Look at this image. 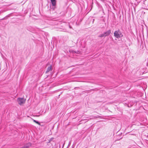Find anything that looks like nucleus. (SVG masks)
I'll use <instances>...</instances> for the list:
<instances>
[{"instance_id":"nucleus-1","label":"nucleus","mask_w":148,"mask_h":148,"mask_svg":"<svg viewBox=\"0 0 148 148\" xmlns=\"http://www.w3.org/2000/svg\"><path fill=\"white\" fill-rule=\"evenodd\" d=\"M114 35L117 38H120L123 36L122 34L121 31L119 30L116 31L114 32Z\"/></svg>"},{"instance_id":"nucleus-2","label":"nucleus","mask_w":148,"mask_h":148,"mask_svg":"<svg viewBox=\"0 0 148 148\" xmlns=\"http://www.w3.org/2000/svg\"><path fill=\"white\" fill-rule=\"evenodd\" d=\"M25 101V100L23 98H18L17 99V102L20 105H21L24 103Z\"/></svg>"},{"instance_id":"nucleus-3","label":"nucleus","mask_w":148,"mask_h":148,"mask_svg":"<svg viewBox=\"0 0 148 148\" xmlns=\"http://www.w3.org/2000/svg\"><path fill=\"white\" fill-rule=\"evenodd\" d=\"M31 145V144L30 143H28L25 145L24 147L21 148H28Z\"/></svg>"},{"instance_id":"nucleus-4","label":"nucleus","mask_w":148,"mask_h":148,"mask_svg":"<svg viewBox=\"0 0 148 148\" xmlns=\"http://www.w3.org/2000/svg\"><path fill=\"white\" fill-rule=\"evenodd\" d=\"M111 33V31L110 30H109L107 32H104V34L105 36H108Z\"/></svg>"},{"instance_id":"nucleus-5","label":"nucleus","mask_w":148,"mask_h":148,"mask_svg":"<svg viewBox=\"0 0 148 148\" xmlns=\"http://www.w3.org/2000/svg\"><path fill=\"white\" fill-rule=\"evenodd\" d=\"M51 1L52 4L53 6H54L56 4V0H50Z\"/></svg>"},{"instance_id":"nucleus-6","label":"nucleus","mask_w":148,"mask_h":148,"mask_svg":"<svg viewBox=\"0 0 148 148\" xmlns=\"http://www.w3.org/2000/svg\"><path fill=\"white\" fill-rule=\"evenodd\" d=\"M51 70V66H50L48 67V68H47V70L46 71V73H47V72H49Z\"/></svg>"},{"instance_id":"nucleus-7","label":"nucleus","mask_w":148,"mask_h":148,"mask_svg":"<svg viewBox=\"0 0 148 148\" xmlns=\"http://www.w3.org/2000/svg\"><path fill=\"white\" fill-rule=\"evenodd\" d=\"M99 36V37H105V35L104 34V33L103 34H101Z\"/></svg>"},{"instance_id":"nucleus-8","label":"nucleus","mask_w":148,"mask_h":148,"mask_svg":"<svg viewBox=\"0 0 148 148\" xmlns=\"http://www.w3.org/2000/svg\"><path fill=\"white\" fill-rule=\"evenodd\" d=\"M34 122H35L36 123L38 124L39 125H40V123L38 121H36V120H34Z\"/></svg>"},{"instance_id":"nucleus-9","label":"nucleus","mask_w":148,"mask_h":148,"mask_svg":"<svg viewBox=\"0 0 148 148\" xmlns=\"http://www.w3.org/2000/svg\"><path fill=\"white\" fill-rule=\"evenodd\" d=\"M80 53L78 51L77 53Z\"/></svg>"},{"instance_id":"nucleus-10","label":"nucleus","mask_w":148,"mask_h":148,"mask_svg":"<svg viewBox=\"0 0 148 148\" xmlns=\"http://www.w3.org/2000/svg\"><path fill=\"white\" fill-rule=\"evenodd\" d=\"M69 27H70V28H71V27H70V26H69Z\"/></svg>"},{"instance_id":"nucleus-11","label":"nucleus","mask_w":148,"mask_h":148,"mask_svg":"<svg viewBox=\"0 0 148 148\" xmlns=\"http://www.w3.org/2000/svg\"><path fill=\"white\" fill-rule=\"evenodd\" d=\"M96 118H98V117H96Z\"/></svg>"}]
</instances>
